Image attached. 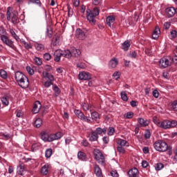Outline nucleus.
Returning <instances> with one entry per match:
<instances>
[{"label":"nucleus","instance_id":"338daca9","mask_svg":"<svg viewBox=\"0 0 177 177\" xmlns=\"http://www.w3.org/2000/svg\"><path fill=\"white\" fill-rule=\"evenodd\" d=\"M16 116H17L18 118H21V117H23V112H21V110L18 111L17 112Z\"/></svg>","mask_w":177,"mask_h":177},{"label":"nucleus","instance_id":"0eeeda50","mask_svg":"<svg viewBox=\"0 0 177 177\" xmlns=\"http://www.w3.org/2000/svg\"><path fill=\"white\" fill-rule=\"evenodd\" d=\"M1 39L2 42H3V44L7 45V46H9L14 50H17V48L15 47L13 41L12 40L9 39V37H8V36L3 35L1 36Z\"/></svg>","mask_w":177,"mask_h":177},{"label":"nucleus","instance_id":"4c0bfd02","mask_svg":"<svg viewBox=\"0 0 177 177\" xmlns=\"http://www.w3.org/2000/svg\"><path fill=\"white\" fill-rule=\"evenodd\" d=\"M120 96L123 102H128V96L127 95V93L125 91H122L120 93Z\"/></svg>","mask_w":177,"mask_h":177},{"label":"nucleus","instance_id":"7ed1b4c3","mask_svg":"<svg viewBox=\"0 0 177 177\" xmlns=\"http://www.w3.org/2000/svg\"><path fill=\"white\" fill-rule=\"evenodd\" d=\"M7 20L8 21H12V24L15 26H17L19 23H20V19H19V17H17V12H10V7L8 8L7 12Z\"/></svg>","mask_w":177,"mask_h":177},{"label":"nucleus","instance_id":"412c9836","mask_svg":"<svg viewBox=\"0 0 177 177\" xmlns=\"http://www.w3.org/2000/svg\"><path fill=\"white\" fill-rule=\"evenodd\" d=\"M138 122L141 127H147L150 124V121L145 120L143 118H139L138 119Z\"/></svg>","mask_w":177,"mask_h":177},{"label":"nucleus","instance_id":"ea45409f","mask_svg":"<svg viewBox=\"0 0 177 177\" xmlns=\"http://www.w3.org/2000/svg\"><path fill=\"white\" fill-rule=\"evenodd\" d=\"M72 55H73L75 57H78V56L81 55V50L78 49H73L72 51Z\"/></svg>","mask_w":177,"mask_h":177},{"label":"nucleus","instance_id":"20e7f679","mask_svg":"<svg viewBox=\"0 0 177 177\" xmlns=\"http://www.w3.org/2000/svg\"><path fill=\"white\" fill-rule=\"evenodd\" d=\"M93 156L95 160L100 164V165H104L106 164V158H104V155L102 151L97 149H95L93 151Z\"/></svg>","mask_w":177,"mask_h":177},{"label":"nucleus","instance_id":"5701e85b","mask_svg":"<svg viewBox=\"0 0 177 177\" xmlns=\"http://www.w3.org/2000/svg\"><path fill=\"white\" fill-rule=\"evenodd\" d=\"M115 21V17L113 15H109L106 17V22L109 27H111V24Z\"/></svg>","mask_w":177,"mask_h":177},{"label":"nucleus","instance_id":"c9c22d12","mask_svg":"<svg viewBox=\"0 0 177 177\" xmlns=\"http://www.w3.org/2000/svg\"><path fill=\"white\" fill-rule=\"evenodd\" d=\"M52 153H53V150L51 148L47 149L45 152V156L47 158H50Z\"/></svg>","mask_w":177,"mask_h":177},{"label":"nucleus","instance_id":"7c9ffc66","mask_svg":"<svg viewBox=\"0 0 177 177\" xmlns=\"http://www.w3.org/2000/svg\"><path fill=\"white\" fill-rule=\"evenodd\" d=\"M96 133H97V135H102V133H104V135H106V133H107V129L106 128H104V129H102L100 127H97L95 130Z\"/></svg>","mask_w":177,"mask_h":177},{"label":"nucleus","instance_id":"cd10ccee","mask_svg":"<svg viewBox=\"0 0 177 177\" xmlns=\"http://www.w3.org/2000/svg\"><path fill=\"white\" fill-rule=\"evenodd\" d=\"M77 158L82 161H86V154L82 151H79L77 153Z\"/></svg>","mask_w":177,"mask_h":177},{"label":"nucleus","instance_id":"49530a36","mask_svg":"<svg viewBox=\"0 0 177 177\" xmlns=\"http://www.w3.org/2000/svg\"><path fill=\"white\" fill-rule=\"evenodd\" d=\"M29 3H35V5H38L39 6L42 5L40 0H29Z\"/></svg>","mask_w":177,"mask_h":177},{"label":"nucleus","instance_id":"e2e57ef3","mask_svg":"<svg viewBox=\"0 0 177 177\" xmlns=\"http://www.w3.org/2000/svg\"><path fill=\"white\" fill-rule=\"evenodd\" d=\"M93 5H100V3H102V0H93L92 1Z\"/></svg>","mask_w":177,"mask_h":177},{"label":"nucleus","instance_id":"603ef678","mask_svg":"<svg viewBox=\"0 0 177 177\" xmlns=\"http://www.w3.org/2000/svg\"><path fill=\"white\" fill-rule=\"evenodd\" d=\"M44 60L49 61V60H50V59H52V55H50V54H49L48 53H46L44 55Z\"/></svg>","mask_w":177,"mask_h":177},{"label":"nucleus","instance_id":"ddd939ff","mask_svg":"<svg viewBox=\"0 0 177 177\" xmlns=\"http://www.w3.org/2000/svg\"><path fill=\"white\" fill-rule=\"evenodd\" d=\"M76 37L78 38V39H85L86 38V35H85V32L84 30H81L80 28H77L76 30Z\"/></svg>","mask_w":177,"mask_h":177},{"label":"nucleus","instance_id":"423d86ee","mask_svg":"<svg viewBox=\"0 0 177 177\" xmlns=\"http://www.w3.org/2000/svg\"><path fill=\"white\" fill-rule=\"evenodd\" d=\"M43 78L44 80H46V81L44 82V86L45 88H49V86L53 85V82L55 81V77L52 74L44 71L43 72Z\"/></svg>","mask_w":177,"mask_h":177},{"label":"nucleus","instance_id":"c85d7f7f","mask_svg":"<svg viewBox=\"0 0 177 177\" xmlns=\"http://www.w3.org/2000/svg\"><path fill=\"white\" fill-rule=\"evenodd\" d=\"M35 48L37 49V50H39V52H42V50H45V46L42 44L36 43L35 44Z\"/></svg>","mask_w":177,"mask_h":177},{"label":"nucleus","instance_id":"f704fd0d","mask_svg":"<svg viewBox=\"0 0 177 177\" xmlns=\"http://www.w3.org/2000/svg\"><path fill=\"white\" fill-rule=\"evenodd\" d=\"M10 32L12 37H13V38L15 39V41H19L20 40V38L16 34V32H15V30L10 29Z\"/></svg>","mask_w":177,"mask_h":177},{"label":"nucleus","instance_id":"a18cd8bd","mask_svg":"<svg viewBox=\"0 0 177 177\" xmlns=\"http://www.w3.org/2000/svg\"><path fill=\"white\" fill-rule=\"evenodd\" d=\"M156 171H161L164 168V165L162 163H157L155 166Z\"/></svg>","mask_w":177,"mask_h":177},{"label":"nucleus","instance_id":"58836bf2","mask_svg":"<svg viewBox=\"0 0 177 177\" xmlns=\"http://www.w3.org/2000/svg\"><path fill=\"white\" fill-rule=\"evenodd\" d=\"M91 118L92 120H95V121H97V120H99V113L96 111L92 112Z\"/></svg>","mask_w":177,"mask_h":177},{"label":"nucleus","instance_id":"4be33fe9","mask_svg":"<svg viewBox=\"0 0 177 177\" xmlns=\"http://www.w3.org/2000/svg\"><path fill=\"white\" fill-rule=\"evenodd\" d=\"M117 144L119 145V147H125V146L128 147L129 146V142L121 138L118 139Z\"/></svg>","mask_w":177,"mask_h":177},{"label":"nucleus","instance_id":"6e6d98bb","mask_svg":"<svg viewBox=\"0 0 177 177\" xmlns=\"http://www.w3.org/2000/svg\"><path fill=\"white\" fill-rule=\"evenodd\" d=\"M92 13L95 17L99 16V13H100L99 9L97 8H94Z\"/></svg>","mask_w":177,"mask_h":177},{"label":"nucleus","instance_id":"9d476101","mask_svg":"<svg viewBox=\"0 0 177 177\" xmlns=\"http://www.w3.org/2000/svg\"><path fill=\"white\" fill-rule=\"evenodd\" d=\"M165 12L168 17H174L175 15H177V8H175L174 7H169L166 8Z\"/></svg>","mask_w":177,"mask_h":177},{"label":"nucleus","instance_id":"4d7b16f0","mask_svg":"<svg viewBox=\"0 0 177 177\" xmlns=\"http://www.w3.org/2000/svg\"><path fill=\"white\" fill-rule=\"evenodd\" d=\"M26 71L30 75H32L34 74V69L31 68L30 66H26Z\"/></svg>","mask_w":177,"mask_h":177},{"label":"nucleus","instance_id":"680f3d73","mask_svg":"<svg viewBox=\"0 0 177 177\" xmlns=\"http://www.w3.org/2000/svg\"><path fill=\"white\" fill-rule=\"evenodd\" d=\"M170 34H171V38H176V34H177L176 30H171L170 32Z\"/></svg>","mask_w":177,"mask_h":177},{"label":"nucleus","instance_id":"4468645a","mask_svg":"<svg viewBox=\"0 0 177 177\" xmlns=\"http://www.w3.org/2000/svg\"><path fill=\"white\" fill-rule=\"evenodd\" d=\"M129 177L139 176V170L136 167H133L128 171Z\"/></svg>","mask_w":177,"mask_h":177},{"label":"nucleus","instance_id":"a211bd4d","mask_svg":"<svg viewBox=\"0 0 177 177\" xmlns=\"http://www.w3.org/2000/svg\"><path fill=\"white\" fill-rule=\"evenodd\" d=\"M24 171H26V166H24V164L20 163L17 168L18 175L23 176L24 175Z\"/></svg>","mask_w":177,"mask_h":177},{"label":"nucleus","instance_id":"f03ea898","mask_svg":"<svg viewBox=\"0 0 177 177\" xmlns=\"http://www.w3.org/2000/svg\"><path fill=\"white\" fill-rule=\"evenodd\" d=\"M153 147L156 151L164 153L168 150V144L162 140H158L153 143Z\"/></svg>","mask_w":177,"mask_h":177},{"label":"nucleus","instance_id":"b1692460","mask_svg":"<svg viewBox=\"0 0 177 177\" xmlns=\"http://www.w3.org/2000/svg\"><path fill=\"white\" fill-rule=\"evenodd\" d=\"M97 139H99L97 133L96 131H92L90 134L89 140H91V142H96Z\"/></svg>","mask_w":177,"mask_h":177},{"label":"nucleus","instance_id":"3c124183","mask_svg":"<svg viewBox=\"0 0 177 177\" xmlns=\"http://www.w3.org/2000/svg\"><path fill=\"white\" fill-rule=\"evenodd\" d=\"M117 150L119 153H120L121 154H125V148H124V147H120L118 146L117 147Z\"/></svg>","mask_w":177,"mask_h":177},{"label":"nucleus","instance_id":"bb28decb","mask_svg":"<svg viewBox=\"0 0 177 177\" xmlns=\"http://www.w3.org/2000/svg\"><path fill=\"white\" fill-rule=\"evenodd\" d=\"M62 138V133L57 132L55 134H51V142H53V140H59V139Z\"/></svg>","mask_w":177,"mask_h":177},{"label":"nucleus","instance_id":"79ce46f5","mask_svg":"<svg viewBox=\"0 0 177 177\" xmlns=\"http://www.w3.org/2000/svg\"><path fill=\"white\" fill-rule=\"evenodd\" d=\"M1 102L3 106H8L9 105V100L6 97H3L1 98Z\"/></svg>","mask_w":177,"mask_h":177},{"label":"nucleus","instance_id":"13d9d810","mask_svg":"<svg viewBox=\"0 0 177 177\" xmlns=\"http://www.w3.org/2000/svg\"><path fill=\"white\" fill-rule=\"evenodd\" d=\"M24 48H26V49H32V45H31V44L30 43L25 42L24 43Z\"/></svg>","mask_w":177,"mask_h":177},{"label":"nucleus","instance_id":"9b49d317","mask_svg":"<svg viewBox=\"0 0 177 177\" xmlns=\"http://www.w3.org/2000/svg\"><path fill=\"white\" fill-rule=\"evenodd\" d=\"M41 139L44 140V142H52L51 140V134L49 135V133L46 131H42L40 133Z\"/></svg>","mask_w":177,"mask_h":177},{"label":"nucleus","instance_id":"dca6fc26","mask_svg":"<svg viewBox=\"0 0 177 177\" xmlns=\"http://www.w3.org/2000/svg\"><path fill=\"white\" fill-rule=\"evenodd\" d=\"M60 44V35H55L51 41V46H57Z\"/></svg>","mask_w":177,"mask_h":177},{"label":"nucleus","instance_id":"72a5a7b5","mask_svg":"<svg viewBox=\"0 0 177 177\" xmlns=\"http://www.w3.org/2000/svg\"><path fill=\"white\" fill-rule=\"evenodd\" d=\"M42 125V119L41 118H37L35 121V127L36 128H41V126Z\"/></svg>","mask_w":177,"mask_h":177},{"label":"nucleus","instance_id":"c03bdc74","mask_svg":"<svg viewBox=\"0 0 177 177\" xmlns=\"http://www.w3.org/2000/svg\"><path fill=\"white\" fill-rule=\"evenodd\" d=\"M34 62L37 66H41L42 64V59L39 57H35Z\"/></svg>","mask_w":177,"mask_h":177},{"label":"nucleus","instance_id":"bf43d9fd","mask_svg":"<svg viewBox=\"0 0 177 177\" xmlns=\"http://www.w3.org/2000/svg\"><path fill=\"white\" fill-rule=\"evenodd\" d=\"M82 121H84V122H88V124H91V119L86 116H84L82 119Z\"/></svg>","mask_w":177,"mask_h":177},{"label":"nucleus","instance_id":"774afa93","mask_svg":"<svg viewBox=\"0 0 177 177\" xmlns=\"http://www.w3.org/2000/svg\"><path fill=\"white\" fill-rule=\"evenodd\" d=\"M153 96H154L157 99V97H158V96H159L158 91L154 90L153 91Z\"/></svg>","mask_w":177,"mask_h":177},{"label":"nucleus","instance_id":"09e8293b","mask_svg":"<svg viewBox=\"0 0 177 177\" xmlns=\"http://www.w3.org/2000/svg\"><path fill=\"white\" fill-rule=\"evenodd\" d=\"M124 118L130 119L133 117V112H127L124 115Z\"/></svg>","mask_w":177,"mask_h":177},{"label":"nucleus","instance_id":"2f4dec72","mask_svg":"<svg viewBox=\"0 0 177 177\" xmlns=\"http://www.w3.org/2000/svg\"><path fill=\"white\" fill-rule=\"evenodd\" d=\"M74 113H75V115L80 118V120H82L83 117L85 115H84V113H82V111H81L80 110H78V109H75L74 111Z\"/></svg>","mask_w":177,"mask_h":177},{"label":"nucleus","instance_id":"39448f33","mask_svg":"<svg viewBox=\"0 0 177 177\" xmlns=\"http://www.w3.org/2000/svg\"><path fill=\"white\" fill-rule=\"evenodd\" d=\"M156 125L162 129H169V128H174V127H176L177 122L175 121L171 122L169 120H163L162 122H156Z\"/></svg>","mask_w":177,"mask_h":177},{"label":"nucleus","instance_id":"393cba45","mask_svg":"<svg viewBox=\"0 0 177 177\" xmlns=\"http://www.w3.org/2000/svg\"><path fill=\"white\" fill-rule=\"evenodd\" d=\"M40 109H41V103H39V102H36L35 104H34L32 111L34 114H37V113H39Z\"/></svg>","mask_w":177,"mask_h":177},{"label":"nucleus","instance_id":"1a4fd4ad","mask_svg":"<svg viewBox=\"0 0 177 177\" xmlns=\"http://www.w3.org/2000/svg\"><path fill=\"white\" fill-rule=\"evenodd\" d=\"M78 77L81 81H89L92 78L91 73L85 71L80 73Z\"/></svg>","mask_w":177,"mask_h":177},{"label":"nucleus","instance_id":"69168bd1","mask_svg":"<svg viewBox=\"0 0 177 177\" xmlns=\"http://www.w3.org/2000/svg\"><path fill=\"white\" fill-rule=\"evenodd\" d=\"M111 175L113 177H118V172L117 171H111Z\"/></svg>","mask_w":177,"mask_h":177},{"label":"nucleus","instance_id":"5fc2aeb1","mask_svg":"<svg viewBox=\"0 0 177 177\" xmlns=\"http://www.w3.org/2000/svg\"><path fill=\"white\" fill-rule=\"evenodd\" d=\"M53 91L55 93V96H57V95H59V93H60V88H59V87H57V86L55 85L53 87Z\"/></svg>","mask_w":177,"mask_h":177},{"label":"nucleus","instance_id":"6e6552de","mask_svg":"<svg viewBox=\"0 0 177 177\" xmlns=\"http://www.w3.org/2000/svg\"><path fill=\"white\" fill-rule=\"evenodd\" d=\"M86 17L87 20L92 26H95L96 24V19H95V17H96L93 15V12H92L91 9L86 10Z\"/></svg>","mask_w":177,"mask_h":177},{"label":"nucleus","instance_id":"a19ab883","mask_svg":"<svg viewBox=\"0 0 177 177\" xmlns=\"http://www.w3.org/2000/svg\"><path fill=\"white\" fill-rule=\"evenodd\" d=\"M53 34V32L52 31V28L50 27L46 28V35L48 37V38H52V35Z\"/></svg>","mask_w":177,"mask_h":177},{"label":"nucleus","instance_id":"6ab92c4d","mask_svg":"<svg viewBox=\"0 0 177 177\" xmlns=\"http://www.w3.org/2000/svg\"><path fill=\"white\" fill-rule=\"evenodd\" d=\"M160 34H161V30H160V28H158V26H156L152 33L153 39H158Z\"/></svg>","mask_w":177,"mask_h":177},{"label":"nucleus","instance_id":"e433bc0d","mask_svg":"<svg viewBox=\"0 0 177 177\" xmlns=\"http://www.w3.org/2000/svg\"><path fill=\"white\" fill-rule=\"evenodd\" d=\"M129 46H131V44H129V41H125L122 44V49L127 51L128 50V49H129Z\"/></svg>","mask_w":177,"mask_h":177},{"label":"nucleus","instance_id":"37998d69","mask_svg":"<svg viewBox=\"0 0 177 177\" xmlns=\"http://www.w3.org/2000/svg\"><path fill=\"white\" fill-rule=\"evenodd\" d=\"M151 133L149 129H147L145 132V139H150Z\"/></svg>","mask_w":177,"mask_h":177},{"label":"nucleus","instance_id":"2eb2a0df","mask_svg":"<svg viewBox=\"0 0 177 177\" xmlns=\"http://www.w3.org/2000/svg\"><path fill=\"white\" fill-rule=\"evenodd\" d=\"M63 56L62 55V50H57L54 53V60L55 62H57V63H59L60 62V59Z\"/></svg>","mask_w":177,"mask_h":177},{"label":"nucleus","instance_id":"0e129e2a","mask_svg":"<svg viewBox=\"0 0 177 177\" xmlns=\"http://www.w3.org/2000/svg\"><path fill=\"white\" fill-rule=\"evenodd\" d=\"M83 109L84 110V111H88V110H89V104L84 103L83 104Z\"/></svg>","mask_w":177,"mask_h":177},{"label":"nucleus","instance_id":"473e14b6","mask_svg":"<svg viewBox=\"0 0 177 177\" xmlns=\"http://www.w3.org/2000/svg\"><path fill=\"white\" fill-rule=\"evenodd\" d=\"M0 77L1 78H3V80H6V78H8V73L6 72V71H5L3 69H1L0 70Z\"/></svg>","mask_w":177,"mask_h":177},{"label":"nucleus","instance_id":"f3484780","mask_svg":"<svg viewBox=\"0 0 177 177\" xmlns=\"http://www.w3.org/2000/svg\"><path fill=\"white\" fill-rule=\"evenodd\" d=\"M94 172L97 177H103V174L102 173V169L99 167V165H94Z\"/></svg>","mask_w":177,"mask_h":177},{"label":"nucleus","instance_id":"de8ad7c7","mask_svg":"<svg viewBox=\"0 0 177 177\" xmlns=\"http://www.w3.org/2000/svg\"><path fill=\"white\" fill-rule=\"evenodd\" d=\"M114 132H115V129L113 127L109 128L108 135H109V136H113V135H114Z\"/></svg>","mask_w":177,"mask_h":177},{"label":"nucleus","instance_id":"f257e3e1","mask_svg":"<svg viewBox=\"0 0 177 177\" xmlns=\"http://www.w3.org/2000/svg\"><path fill=\"white\" fill-rule=\"evenodd\" d=\"M15 78L19 86L21 88L26 89L30 86V81L28 80V77H27V76H26V75L21 71H17L15 73Z\"/></svg>","mask_w":177,"mask_h":177},{"label":"nucleus","instance_id":"864d4df0","mask_svg":"<svg viewBox=\"0 0 177 177\" xmlns=\"http://www.w3.org/2000/svg\"><path fill=\"white\" fill-rule=\"evenodd\" d=\"M171 109L174 111H177V100L171 103Z\"/></svg>","mask_w":177,"mask_h":177},{"label":"nucleus","instance_id":"052dcab7","mask_svg":"<svg viewBox=\"0 0 177 177\" xmlns=\"http://www.w3.org/2000/svg\"><path fill=\"white\" fill-rule=\"evenodd\" d=\"M142 167L143 168H147V167H149V162H147L146 160H142Z\"/></svg>","mask_w":177,"mask_h":177},{"label":"nucleus","instance_id":"c756f323","mask_svg":"<svg viewBox=\"0 0 177 177\" xmlns=\"http://www.w3.org/2000/svg\"><path fill=\"white\" fill-rule=\"evenodd\" d=\"M62 56L64 57H66L67 59H70V57H71V56H73V54H72L71 51H70L69 50H65L62 51Z\"/></svg>","mask_w":177,"mask_h":177},{"label":"nucleus","instance_id":"8fccbe9b","mask_svg":"<svg viewBox=\"0 0 177 177\" xmlns=\"http://www.w3.org/2000/svg\"><path fill=\"white\" fill-rule=\"evenodd\" d=\"M38 144L37 143H33L31 145V151H37V150H38Z\"/></svg>","mask_w":177,"mask_h":177},{"label":"nucleus","instance_id":"f8f14e48","mask_svg":"<svg viewBox=\"0 0 177 177\" xmlns=\"http://www.w3.org/2000/svg\"><path fill=\"white\" fill-rule=\"evenodd\" d=\"M170 63L171 62H169V59H168V58L162 57L159 61V66H160V67H163V68H167V67L169 66Z\"/></svg>","mask_w":177,"mask_h":177},{"label":"nucleus","instance_id":"a878e982","mask_svg":"<svg viewBox=\"0 0 177 177\" xmlns=\"http://www.w3.org/2000/svg\"><path fill=\"white\" fill-rule=\"evenodd\" d=\"M49 167L50 165L48 164L44 165L41 169V174H42V175H48Z\"/></svg>","mask_w":177,"mask_h":177},{"label":"nucleus","instance_id":"aec40b11","mask_svg":"<svg viewBox=\"0 0 177 177\" xmlns=\"http://www.w3.org/2000/svg\"><path fill=\"white\" fill-rule=\"evenodd\" d=\"M118 66V59L113 57L112 58L109 63V66L111 67V68H115Z\"/></svg>","mask_w":177,"mask_h":177}]
</instances>
